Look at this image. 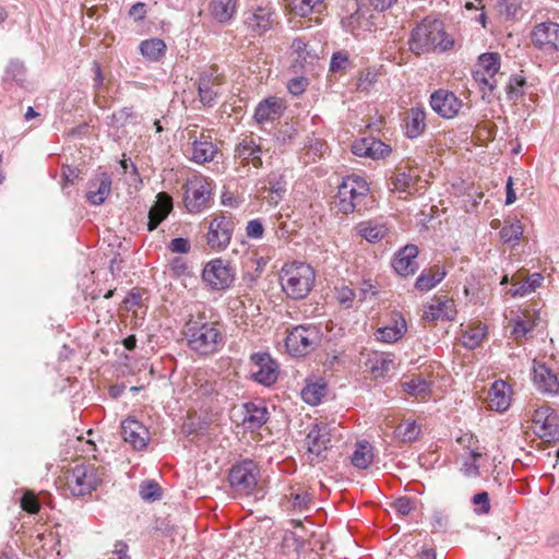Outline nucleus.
<instances>
[{
  "instance_id": "1",
  "label": "nucleus",
  "mask_w": 559,
  "mask_h": 559,
  "mask_svg": "<svg viewBox=\"0 0 559 559\" xmlns=\"http://www.w3.org/2000/svg\"><path fill=\"white\" fill-rule=\"evenodd\" d=\"M188 348L199 357L218 353L225 344V330L219 320L199 312L190 316L183 326Z\"/></svg>"
},
{
  "instance_id": "2",
  "label": "nucleus",
  "mask_w": 559,
  "mask_h": 559,
  "mask_svg": "<svg viewBox=\"0 0 559 559\" xmlns=\"http://www.w3.org/2000/svg\"><path fill=\"white\" fill-rule=\"evenodd\" d=\"M408 46L415 55L444 52L453 48L454 39L445 32L441 20L426 16L413 28Z\"/></svg>"
},
{
  "instance_id": "3",
  "label": "nucleus",
  "mask_w": 559,
  "mask_h": 559,
  "mask_svg": "<svg viewBox=\"0 0 559 559\" xmlns=\"http://www.w3.org/2000/svg\"><path fill=\"white\" fill-rule=\"evenodd\" d=\"M280 283L287 297L302 299L312 289L314 271L304 262L285 263L280 272Z\"/></svg>"
},
{
  "instance_id": "4",
  "label": "nucleus",
  "mask_w": 559,
  "mask_h": 559,
  "mask_svg": "<svg viewBox=\"0 0 559 559\" xmlns=\"http://www.w3.org/2000/svg\"><path fill=\"white\" fill-rule=\"evenodd\" d=\"M322 332L314 324L295 325L287 330L285 346L294 357H304L314 352L321 344Z\"/></svg>"
},
{
  "instance_id": "5",
  "label": "nucleus",
  "mask_w": 559,
  "mask_h": 559,
  "mask_svg": "<svg viewBox=\"0 0 559 559\" xmlns=\"http://www.w3.org/2000/svg\"><path fill=\"white\" fill-rule=\"evenodd\" d=\"M369 186L359 176H347L338 186L336 206L343 214L361 211L365 207L364 201L367 198Z\"/></svg>"
},
{
  "instance_id": "6",
  "label": "nucleus",
  "mask_w": 559,
  "mask_h": 559,
  "mask_svg": "<svg viewBox=\"0 0 559 559\" xmlns=\"http://www.w3.org/2000/svg\"><path fill=\"white\" fill-rule=\"evenodd\" d=\"M103 475V471L94 464H80L68 473L66 485L72 496L84 497L96 490Z\"/></svg>"
},
{
  "instance_id": "7",
  "label": "nucleus",
  "mask_w": 559,
  "mask_h": 559,
  "mask_svg": "<svg viewBox=\"0 0 559 559\" xmlns=\"http://www.w3.org/2000/svg\"><path fill=\"white\" fill-rule=\"evenodd\" d=\"M213 181L200 174L188 178L185 183V206L190 213H200L210 205Z\"/></svg>"
},
{
  "instance_id": "8",
  "label": "nucleus",
  "mask_w": 559,
  "mask_h": 559,
  "mask_svg": "<svg viewBox=\"0 0 559 559\" xmlns=\"http://www.w3.org/2000/svg\"><path fill=\"white\" fill-rule=\"evenodd\" d=\"M500 70V56L497 52H485L478 57L472 75L483 97L490 94L498 84L497 74Z\"/></svg>"
},
{
  "instance_id": "9",
  "label": "nucleus",
  "mask_w": 559,
  "mask_h": 559,
  "mask_svg": "<svg viewBox=\"0 0 559 559\" xmlns=\"http://www.w3.org/2000/svg\"><path fill=\"white\" fill-rule=\"evenodd\" d=\"M235 223L230 214L221 213L211 218L207 226L206 243L215 252L224 251L230 243Z\"/></svg>"
},
{
  "instance_id": "10",
  "label": "nucleus",
  "mask_w": 559,
  "mask_h": 559,
  "mask_svg": "<svg viewBox=\"0 0 559 559\" xmlns=\"http://www.w3.org/2000/svg\"><path fill=\"white\" fill-rule=\"evenodd\" d=\"M260 469L252 460H245L235 464L229 472L230 487L239 495L249 496L258 485Z\"/></svg>"
},
{
  "instance_id": "11",
  "label": "nucleus",
  "mask_w": 559,
  "mask_h": 559,
  "mask_svg": "<svg viewBox=\"0 0 559 559\" xmlns=\"http://www.w3.org/2000/svg\"><path fill=\"white\" fill-rule=\"evenodd\" d=\"M202 280L212 290H225L233 285L235 271L228 262L216 258L204 265Z\"/></svg>"
},
{
  "instance_id": "12",
  "label": "nucleus",
  "mask_w": 559,
  "mask_h": 559,
  "mask_svg": "<svg viewBox=\"0 0 559 559\" xmlns=\"http://www.w3.org/2000/svg\"><path fill=\"white\" fill-rule=\"evenodd\" d=\"M187 138L191 144L190 159L197 164L210 163L216 156L218 148L213 143L211 134L201 132L197 134V127L187 129Z\"/></svg>"
},
{
  "instance_id": "13",
  "label": "nucleus",
  "mask_w": 559,
  "mask_h": 559,
  "mask_svg": "<svg viewBox=\"0 0 559 559\" xmlns=\"http://www.w3.org/2000/svg\"><path fill=\"white\" fill-rule=\"evenodd\" d=\"M252 364L251 378L264 386L273 385L278 378V364L269 353H253L250 356Z\"/></svg>"
},
{
  "instance_id": "14",
  "label": "nucleus",
  "mask_w": 559,
  "mask_h": 559,
  "mask_svg": "<svg viewBox=\"0 0 559 559\" xmlns=\"http://www.w3.org/2000/svg\"><path fill=\"white\" fill-rule=\"evenodd\" d=\"M531 39L537 49L544 53L559 51V24L555 22H543L534 26Z\"/></svg>"
},
{
  "instance_id": "15",
  "label": "nucleus",
  "mask_w": 559,
  "mask_h": 559,
  "mask_svg": "<svg viewBox=\"0 0 559 559\" xmlns=\"http://www.w3.org/2000/svg\"><path fill=\"white\" fill-rule=\"evenodd\" d=\"M429 104L435 112L444 119L454 118L463 106L462 100L448 90H437L430 95Z\"/></svg>"
},
{
  "instance_id": "16",
  "label": "nucleus",
  "mask_w": 559,
  "mask_h": 559,
  "mask_svg": "<svg viewBox=\"0 0 559 559\" xmlns=\"http://www.w3.org/2000/svg\"><path fill=\"white\" fill-rule=\"evenodd\" d=\"M264 150L261 145V139H254L251 135H247L241 139L235 147V158L239 164L252 165L254 168L262 167V154Z\"/></svg>"
},
{
  "instance_id": "17",
  "label": "nucleus",
  "mask_w": 559,
  "mask_h": 559,
  "mask_svg": "<svg viewBox=\"0 0 559 559\" xmlns=\"http://www.w3.org/2000/svg\"><path fill=\"white\" fill-rule=\"evenodd\" d=\"M112 178L106 171L95 173L87 182L85 198L91 205H102L111 192Z\"/></svg>"
},
{
  "instance_id": "18",
  "label": "nucleus",
  "mask_w": 559,
  "mask_h": 559,
  "mask_svg": "<svg viewBox=\"0 0 559 559\" xmlns=\"http://www.w3.org/2000/svg\"><path fill=\"white\" fill-rule=\"evenodd\" d=\"M456 309L454 301L445 295L435 296L425 307L423 319L428 322L454 320Z\"/></svg>"
},
{
  "instance_id": "19",
  "label": "nucleus",
  "mask_w": 559,
  "mask_h": 559,
  "mask_svg": "<svg viewBox=\"0 0 559 559\" xmlns=\"http://www.w3.org/2000/svg\"><path fill=\"white\" fill-rule=\"evenodd\" d=\"M245 25L255 34H263L275 24V13L269 5H259L245 13Z\"/></svg>"
},
{
  "instance_id": "20",
  "label": "nucleus",
  "mask_w": 559,
  "mask_h": 559,
  "mask_svg": "<svg viewBox=\"0 0 559 559\" xmlns=\"http://www.w3.org/2000/svg\"><path fill=\"white\" fill-rule=\"evenodd\" d=\"M352 152L356 156L368 157L377 160L388 157L392 150L390 145L385 144L381 140L368 136L354 141L352 144Z\"/></svg>"
},
{
  "instance_id": "21",
  "label": "nucleus",
  "mask_w": 559,
  "mask_h": 559,
  "mask_svg": "<svg viewBox=\"0 0 559 559\" xmlns=\"http://www.w3.org/2000/svg\"><path fill=\"white\" fill-rule=\"evenodd\" d=\"M121 436L124 442L138 451L145 449L150 441L147 428L133 417H128L121 423Z\"/></svg>"
},
{
  "instance_id": "22",
  "label": "nucleus",
  "mask_w": 559,
  "mask_h": 559,
  "mask_svg": "<svg viewBox=\"0 0 559 559\" xmlns=\"http://www.w3.org/2000/svg\"><path fill=\"white\" fill-rule=\"evenodd\" d=\"M241 425L246 430H259L269 419V412L262 403L247 402L240 409Z\"/></svg>"
},
{
  "instance_id": "23",
  "label": "nucleus",
  "mask_w": 559,
  "mask_h": 559,
  "mask_svg": "<svg viewBox=\"0 0 559 559\" xmlns=\"http://www.w3.org/2000/svg\"><path fill=\"white\" fill-rule=\"evenodd\" d=\"M221 80L213 69L202 72L199 78L198 92L204 106H213L219 94Z\"/></svg>"
},
{
  "instance_id": "24",
  "label": "nucleus",
  "mask_w": 559,
  "mask_h": 559,
  "mask_svg": "<svg viewBox=\"0 0 559 559\" xmlns=\"http://www.w3.org/2000/svg\"><path fill=\"white\" fill-rule=\"evenodd\" d=\"M407 331L406 320L400 312H392L390 322L376 331V338L383 343H395L401 340Z\"/></svg>"
},
{
  "instance_id": "25",
  "label": "nucleus",
  "mask_w": 559,
  "mask_h": 559,
  "mask_svg": "<svg viewBox=\"0 0 559 559\" xmlns=\"http://www.w3.org/2000/svg\"><path fill=\"white\" fill-rule=\"evenodd\" d=\"M533 374L534 383L540 392L551 395L559 393L558 377L545 362L534 360Z\"/></svg>"
},
{
  "instance_id": "26",
  "label": "nucleus",
  "mask_w": 559,
  "mask_h": 559,
  "mask_svg": "<svg viewBox=\"0 0 559 559\" xmlns=\"http://www.w3.org/2000/svg\"><path fill=\"white\" fill-rule=\"evenodd\" d=\"M284 109L283 99L276 96H270L257 105L253 118L258 124L272 122L283 115Z\"/></svg>"
},
{
  "instance_id": "27",
  "label": "nucleus",
  "mask_w": 559,
  "mask_h": 559,
  "mask_svg": "<svg viewBox=\"0 0 559 559\" xmlns=\"http://www.w3.org/2000/svg\"><path fill=\"white\" fill-rule=\"evenodd\" d=\"M417 255L418 248L414 245H407L395 254L392 260V267L402 276L414 274L418 267Z\"/></svg>"
},
{
  "instance_id": "28",
  "label": "nucleus",
  "mask_w": 559,
  "mask_h": 559,
  "mask_svg": "<svg viewBox=\"0 0 559 559\" xmlns=\"http://www.w3.org/2000/svg\"><path fill=\"white\" fill-rule=\"evenodd\" d=\"M426 119V111L423 107L415 106L409 108L403 119V128L406 138L416 139L421 135L427 128Z\"/></svg>"
},
{
  "instance_id": "29",
  "label": "nucleus",
  "mask_w": 559,
  "mask_h": 559,
  "mask_svg": "<svg viewBox=\"0 0 559 559\" xmlns=\"http://www.w3.org/2000/svg\"><path fill=\"white\" fill-rule=\"evenodd\" d=\"M330 427L326 424L314 425L306 437L309 453L319 456L330 444Z\"/></svg>"
},
{
  "instance_id": "30",
  "label": "nucleus",
  "mask_w": 559,
  "mask_h": 559,
  "mask_svg": "<svg viewBox=\"0 0 559 559\" xmlns=\"http://www.w3.org/2000/svg\"><path fill=\"white\" fill-rule=\"evenodd\" d=\"M286 193V181L282 175L271 173L266 178V183L262 188L261 198L270 205L275 206Z\"/></svg>"
},
{
  "instance_id": "31",
  "label": "nucleus",
  "mask_w": 559,
  "mask_h": 559,
  "mask_svg": "<svg viewBox=\"0 0 559 559\" xmlns=\"http://www.w3.org/2000/svg\"><path fill=\"white\" fill-rule=\"evenodd\" d=\"M173 210V199L165 192H160L156 197L155 204L150 209L147 229L150 231L157 228V226L168 216Z\"/></svg>"
},
{
  "instance_id": "32",
  "label": "nucleus",
  "mask_w": 559,
  "mask_h": 559,
  "mask_svg": "<svg viewBox=\"0 0 559 559\" xmlns=\"http://www.w3.org/2000/svg\"><path fill=\"white\" fill-rule=\"evenodd\" d=\"M488 406L496 412H504L510 406L509 386L502 380H497L491 384L487 395Z\"/></svg>"
},
{
  "instance_id": "33",
  "label": "nucleus",
  "mask_w": 559,
  "mask_h": 559,
  "mask_svg": "<svg viewBox=\"0 0 559 559\" xmlns=\"http://www.w3.org/2000/svg\"><path fill=\"white\" fill-rule=\"evenodd\" d=\"M285 498L287 499L289 507L295 512L299 513L309 511L313 501L312 495L301 486H292L285 495Z\"/></svg>"
},
{
  "instance_id": "34",
  "label": "nucleus",
  "mask_w": 559,
  "mask_h": 559,
  "mask_svg": "<svg viewBox=\"0 0 559 559\" xmlns=\"http://www.w3.org/2000/svg\"><path fill=\"white\" fill-rule=\"evenodd\" d=\"M209 10L216 22L227 23L236 13L237 0H212Z\"/></svg>"
},
{
  "instance_id": "35",
  "label": "nucleus",
  "mask_w": 559,
  "mask_h": 559,
  "mask_svg": "<svg viewBox=\"0 0 559 559\" xmlns=\"http://www.w3.org/2000/svg\"><path fill=\"white\" fill-rule=\"evenodd\" d=\"M374 459V449L372 444L366 440L357 441L355 450L350 456L352 464L359 468H368Z\"/></svg>"
},
{
  "instance_id": "36",
  "label": "nucleus",
  "mask_w": 559,
  "mask_h": 559,
  "mask_svg": "<svg viewBox=\"0 0 559 559\" xmlns=\"http://www.w3.org/2000/svg\"><path fill=\"white\" fill-rule=\"evenodd\" d=\"M356 231L359 236L365 238L368 242H378L383 239L388 234L385 224L378 221L361 222L356 226Z\"/></svg>"
},
{
  "instance_id": "37",
  "label": "nucleus",
  "mask_w": 559,
  "mask_h": 559,
  "mask_svg": "<svg viewBox=\"0 0 559 559\" xmlns=\"http://www.w3.org/2000/svg\"><path fill=\"white\" fill-rule=\"evenodd\" d=\"M139 49L147 61L158 62L165 56L167 46L160 38H150L142 40Z\"/></svg>"
},
{
  "instance_id": "38",
  "label": "nucleus",
  "mask_w": 559,
  "mask_h": 559,
  "mask_svg": "<svg viewBox=\"0 0 559 559\" xmlns=\"http://www.w3.org/2000/svg\"><path fill=\"white\" fill-rule=\"evenodd\" d=\"M444 270L436 266L435 269L424 270L417 277L415 287L420 292H428L436 287L444 277Z\"/></svg>"
},
{
  "instance_id": "39",
  "label": "nucleus",
  "mask_w": 559,
  "mask_h": 559,
  "mask_svg": "<svg viewBox=\"0 0 559 559\" xmlns=\"http://www.w3.org/2000/svg\"><path fill=\"white\" fill-rule=\"evenodd\" d=\"M343 28L355 37L361 36L362 32L369 29L370 23L365 13L357 9L349 16L342 20Z\"/></svg>"
},
{
  "instance_id": "40",
  "label": "nucleus",
  "mask_w": 559,
  "mask_h": 559,
  "mask_svg": "<svg viewBox=\"0 0 559 559\" xmlns=\"http://www.w3.org/2000/svg\"><path fill=\"white\" fill-rule=\"evenodd\" d=\"M370 361V370L376 378L384 377L395 369V356L391 353H378Z\"/></svg>"
},
{
  "instance_id": "41",
  "label": "nucleus",
  "mask_w": 559,
  "mask_h": 559,
  "mask_svg": "<svg viewBox=\"0 0 559 559\" xmlns=\"http://www.w3.org/2000/svg\"><path fill=\"white\" fill-rule=\"evenodd\" d=\"M487 334V326L480 322L469 325L461 336L462 345L468 349L478 347Z\"/></svg>"
},
{
  "instance_id": "42",
  "label": "nucleus",
  "mask_w": 559,
  "mask_h": 559,
  "mask_svg": "<svg viewBox=\"0 0 559 559\" xmlns=\"http://www.w3.org/2000/svg\"><path fill=\"white\" fill-rule=\"evenodd\" d=\"M432 382L416 376L403 383L404 391L418 400H426L431 393Z\"/></svg>"
},
{
  "instance_id": "43",
  "label": "nucleus",
  "mask_w": 559,
  "mask_h": 559,
  "mask_svg": "<svg viewBox=\"0 0 559 559\" xmlns=\"http://www.w3.org/2000/svg\"><path fill=\"white\" fill-rule=\"evenodd\" d=\"M418 175L413 173L411 169L408 171L403 169H397V171L391 178V185L394 190L401 192L413 193L416 190L415 186L417 182Z\"/></svg>"
},
{
  "instance_id": "44",
  "label": "nucleus",
  "mask_w": 559,
  "mask_h": 559,
  "mask_svg": "<svg viewBox=\"0 0 559 559\" xmlns=\"http://www.w3.org/2000/svg\"><path fill=\"white\" fill-rule=\"evenodd\" d=\"M535 325V319L530 313L523 312L514 319L512 335L515 340L525 338L534 330Z\"/></svg>"
},
{
  "instance_id": "45",
  "label": "nucleus",
  "mask_w": 559,
  "mask_h": 559,
  "mask_svg": "<svg viewBox=\"0 0 559 559\" xmlns=\"http://www.w3.org/2000/svg\"><path fill=\"white\" fill-rule=\"evenodd\" d=\"M484 452L480 447H473L468 456L464 459L461 466V472L466 477H477L479 475L478 460L483 456Z\"/></svg>"
},
{
  "instance_id": "46",
  "label": "nucleus",
  "mask_w": 559,
  "mask_h": 559,
  "mask_svg": "<svg viewBox=\"0 0 559 559\" xmlns=\"http://www.w3.org/2000/svg\"><path fill=\"white\" fill-rule=\"evenodd\" d=\"M326 393L323 382L308 383L301 391L302 400L310 405H318Z\"/></svg>"
},
{
  "instance_id": "47",
  "label": "nucleus",
  "mask_w": 559,
  "mask_h": 559,
  "mask_svg": "<svg viewBox=\"0 0 559 559\" xmlns=\"http://www.w3.org/2000/svg\"><path fill=\"white\" fill-rule=\"evenodd\" d=\"M328 146L326 143L318 138H310L308 140V144L305 147V162L313 163L317 159L323 157L326 153Z\"/></svg>"
},
{
  "instance_id": "48",
  "label": "nucleus",
  "mask_w": 559,
  "mask_h": 559,
  "mask_svg": "<svg viewBox=\"0 0 559 559\" xmlns=\"http://www.w3.org/2000/svg\"><path fill=\"white\" fill-rule=\"evenodd\" d=\"M523 235V226L520 221H506L503 227L500 230V237L503 242H518Z\"/></svg>"
},
{
  "instance_id": "49",
  "label": "nucleus",
  "mask_w": 559,
  "mask_h": 559,
  "mask_svg": "<svg viewBox=\"0 0 559 559\" xmlns=\"http://www.w3.org/2000/svg\"><path fill=\"white\" fill-rule=\"evenodd\" d=\"M537 436L546 442L559 441V415L555 412L549 421L545 423V429L537 430Z\"/></svg>"
},
{
  "instance_id": "50",
  "label": "nucleus",
  "mask_w": 559,
  "mask_h": 559,
  "mask_svg": "<svg viewBox=\"0 0 559 559\" xmlns=\"http://www.w3.org/2000/svg\"><path fill=\"white\" fill-rule=\"evenodd\" d=\"M420 433V426L415 420H405L395 428V435L403 442L415 441Z\"/></svg>"
},
{
  "instance_id": "51",
  "label": "nucleus",
  "mask_w": 559,
  "mask_h": 559,
  "mask_svg": "<svg viewBox=\"0 0 559 559\" xmlns=\"http://www.w3.org/2000/svg\"><path fill=\"white\" fill-rule=\"evenodd\" d=\"M336 298L340 305L345 309H350L359 305L357 304L356 290L345 285L336 288Z\"/></svg>"
},
{
  "instance_id": "52",
  "label": "nucleus",
  "mask_w": 559,
  "mask_h": 559,
  "mask_svg": "<svg viewBox=\"0 0 559 559\" xmlns=\"http://www.w3.org/2000/svg\"><path fill=\"white\" fill-rule=\"evenodd\" d=\"M323 0H292V11L300 16H306L322 4Z\"/></svg>"
},
{
  "instance_id": "53",
  "label": "nucleus",
  "mask_w": 559,
  "mask_h": 559,
  "mask_svg": "<svg viewBox=\"0 0 559 559\" xmlns=\"http://www.w3.org/2000/svg\"><path fill=\"white\" fill-rule=\"evenodd\" d=\"M140 496L144 501H156L162 497V490L156 481H144L140 486Z\"/></svg>"
},
{
  "instance_id": "54",
  "label": "nucleus",
  "mask_w": 559,
  "mask_h": 559,
  "mask_svg": "<svg viewBox=\"0 0 559 559\" xmlns=\"http://www.w3.org/2000/svg\"><path fill=\"white\" fill-rule=\"evenodd\" d=\"M552 408L549 406H542L537 409H535L532 421H533V428L534 432L537 435V430L545 429V423L549 421L550 416L555 413Z\"/></svg>"
},
{
  "instance_id": "55",
  "label": "nucleus",
  "mask_w": 559,
  "mask_h": 559,
  "mask_svg": "<svg viewBox=\"0 0 559 559\" xmlns=\"http://www.w3.org/2000/svg\"><path fill=\"white\" fill-rule=\"evenodd\" d=\"M378 71L374 68H366L360 71L358 76V88L360 91H369V88L377 82Z\"/></svg>"
},
{
  "instance_id": "56",
  "label": "nucleus",
  "mask_w": 559,
  "mask_h": 559,
  "mask_svg": "<svg viewBox=\"0 0 559 559\" xmlns=\"http://www.w3.org/2000/svg\"><path fill=\"white\" fill-rule=\"evenodd\" d=\"M25 78V67L20 61H11L5 70V79L22 83Z\"/></svg>"
},
{
  "instance_id": "57",
  "label": "nucleus",
  "mask_w": 559,
  "mask_h": 559,
  "mask_svg": "<svg viewBox=\"0 0 559 559\" xmlns=\"http://www.w3.org/2000/svg\"><path fill=\"white\" fill-rule=\"evenodd\" d=\"M497 7L507 19H515L521 9V3L519 0H498Z\"/></svg>"
},
{
  "instance_id": "58",
  "label": "nucleus",
  "mask_w": 559,
  "mask_h": 559,
  "mask_svg": "<svg viewBox=\"0 0 559 559\" xmlns=\"http://www.w3.org/2000/svg\"><path fill=\"white\" fill-rule=\"evenodd\" d=\"M525 85V79L520 75H513L510 78L507 86V94L510 99H518L523 95V86Z\"/></svg>"
},
{
  "instance_id": "59",
  "label": "nucleus",
  "mask_w": 559,
  "mask_h": 559,
  "mask_svg": "<svg viewBox=\"0 0 559 559\" xmlns=\"http://www.w3.org/2000/svg\"><path fill=\"white\" fill-rule=\"evenodd\" d=\"M357 293V304H361L371 296L377 295V287L373 285L371 280H365L361 282Z\"/></svg>"
},
{
  "instance_id": "60",
  "label": "nucleus",
  "mask_w": 559,
  "mask_h": 559,
  "mask_svg": "<svg viewBox=\"0 0 559 559\" xmlns=\"http://www.w3.org/2000/svg\"><path fill=\"white\" fill-rule=\"evenodd\" d=\"M472 501L475 504V512L477 514H488L490 512V501L488 492L481 491L476 493L473 497Z\"/></svg>"
},
{
  "instance_id": "61",
  "label": "nucleus",
  "mask_w": 559,
  "mask_h": 559,
  "mask_svg": "<svg viewBox=\"0 0 559 559\" xmlns=\"http://www.w3.org/2000/svg\"><path fill=\"white\" fill-rule=\"evenodd\" d=\"M21 507L24 511L35 514L39 511L40 504L38 502L37 497L31 492L26 491L21 498Z\"/></svg>"
},
{
  "instance_id": "62",
  "label": "nucleus",
  "mask_w": 559,
  "mask_h": 559,
  "mask_svg": "<svg viewBox=\"0 0 559 559\" xmlns=\"http://www.w3.org/2000/svg\"><path fill=\"white\" fill-rule=\"evenodd\" d=\"M298 134V129L294 123H285L277 132V140L282 144L290 143Z\"/></svg>"
},
{
  "instance_id": "63",
  "label": "nucleus",
  "mask_w": 559,
  "mask_h": 559,
  "mask_svg": "<svg viewBox=\"0 0 559 559\" xmlns=\"http://www.w3.org/2000/svg\"><path fill=\"white\" fill-rule=\"evenodd\" d=\"M246 235L250 239H261L264 235V226L260 218L251 219L246 225Z\"/></svg>"
},
{
  "instance_id": "64",
  "label": "nucleus",
  "mask_w": 559,
  "mask_h": 559,
  "mask_svg": "<svg viewBox=\"0 0 559 559\" xmlns=\"http://www.w3.org/2000/svg\"><path fill=\"white\" fill-rule=\"evenodd\" d=\"M349 64L348 56L342 51L334 52L330 62V71L340 72L346 70Z\"/></svg>"
}]
</instances>
